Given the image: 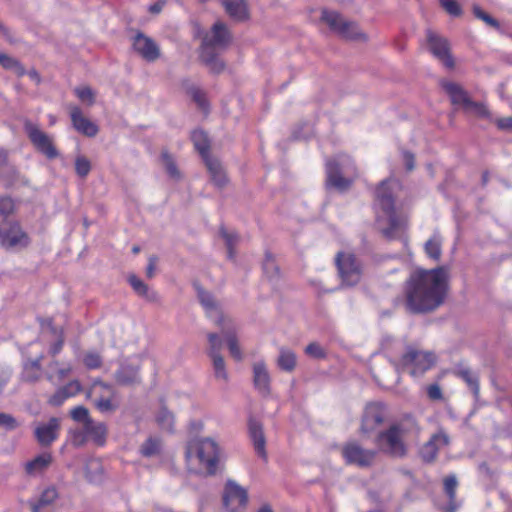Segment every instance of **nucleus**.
Listing matches in <instances>:
<instances>
[{
    "mask_svg": "<svg viewBox=\"0 0 512 512\" xmlns=\"http://www.w3.org/2000/svg\"><path fill=\"white\" fill-rule=\"evenodd\" d=\"M270 375L266 364L263 361L254 363L253 365V384L256 390L262 395L270 394Z\"/></svg>",
    "mask_w": 512,
    "mask_h": 512,
    "instance_id": "obj_24",
    "label": "nucleus"
},
{
    "mask_svg": "<svg viewBox=\"0 0 512 512\" xmlns=\"http://www.w3.org/2000/svg\"><path fill=\"white\" fill-rule=\"evenodd\" d=\"M188 94L203 112L207 113L209 111V102L203 90L192 86L188 89Z\"/></svg>",
    "mask_w": 512,
    "mask_h": 512,
    "instance_id": "obj_38",
    "label": "nucleus"
},
{
    "mask_svg": "<svg viewBox=\"0 0 512 512\" xmlns=\"http://www.w3.org/2000/svg\"><path fill=\"white\" fill-rule=\"evenodd\" d=\"M427 395L432 401L443 400V393L441 387L438 384H430L427 389Z\"/></svg>",
    "mask_w": 512,
    "mask_h": 512,
    "instance_id": "obj_61",
    "label": "nucleus"
},
{
    "mask_svg": "<svg viewBox=\"0 0 512 512\" xmlns=\"http://www.w3.org/2000/svg\"><path fill=\"white\" fill-rule=\"evenodd\" d=\"M424 250L429 258L438 261L442 253L440 238L437 236L429 238L424 245Z\"/></svg>",
    "mask_w": 512,
    "mask_h": 512,
    "instance_id": "obj_37",
    "label": "nucleus"
},
{
    "mask_svg": "<svg viewBox=\"0 0 512 512\" xmlns=\"http://www.w3.org/2000/svg\"><path fill=\"white\" fill-rule=\"evenodd\" d=\"M161 159L169 176L176 179L179 178L180 172L177 168L176 162L167 150L162 151Z\"/></svg>",
    "mask_w": 512,
    "mask_h": 512,
    "instance_id": "obj_39",
    "label": "nucleus"
},
{
    "mask_svg": "<svg viewBox=\"0 0 512 512\" xmlns=\"http://www.w3.org/2000/svg\"><path fill=\"white\" fill-rule=\"evenodd\" d=\"M209 356L212 358L216 377L226 380L227 373L225 370V362L223 357L220 355V353L210 354Z\"/></svg>",
    "mask_w": 512,
    "mask_h": 512,
    "instance_id": "obj_44",
    "label": "nucleus"
},
{
    "mask_svg": "<svg viewBox=\"0 0 512 512\" xmlns=\"http://www.w3.org/2000/svg\"><path fill=\"white\" fill-rule=\"evenodd\" d=\"M129 284L133 288V290L142 297H145L147 299H152L149 295V288L148 286L139 279L136 275H130L128 277Z\"/></svg>",
    "mask_w": 512,
    "mask_h": 512,
    "instance_id": "obj_42",
    "label": "nucleus"
},
{
    "mask_svg": "<svg viewBox=\"0 0 512 512\" xmlns=\"http://www.w3.org/2000/svg\"><path fill=\"white\" fill-rule=\"evenodd\" d=\"M263 269L266 274H270V275H272L273 273L278 274V272H279L278 267L275 265L274 258L272 256V254L269 252H266V254H265Z\"/></svg>",
    "mask_w": 512,
    "mask_h": 512,
    "instance_id": "obj_58",
    "label": "nucleus"
},
{
    "mask_svg": "<svg viewBox=\"0 0 512 512\" xmlns=\"http://www.w3.org/2000/svg\"><path fill=\"white\" fill-rule=\"evenodd\" d=\"M163 442L160 437L150 436L140 446L139 453L145 458L159 456L162 453Z\"/></svg>",
    "mask_w": 512,
    "mask_h": 512,
    "instance_id": "obj_29",
    "label": "nucleus"
},
{
    "mask_svg": "<svg viewBox=\"0 0 512 512\" xmlns=\"http://www.w3.org/2000/svg\"><path fill=\"white\" fill-rule=\"evenodd\" d=\"M88 440V434L84 427L82 430H75L71 434V442L76 447L83 446Z\"/></svg>",
    "mask_w": 512,
    "mask_h": 512,
    "instance_id": "obj_57",
    "label": "nucleus"
},
{
    "mask_svg": "<svg viewBox=\"0 0 512 512\" xmlns=\"http://www.w3.org/2000/svg\"><path fill=\"white\" fill-rule=\"evenodd\" d=\"M70 417L76 422L83 423V425H85L87 421H92L89 416V410L83 405L72 408L70 410Z\"/></svg>",
    "mask_w": 512,
    "mask_h": 512,
    "instance_id": "obj_45",
    "label": "nucleus"
},
{
    "mask_svg": "<svg viewBox=\"0 0 512 512\" xmlns=\"http://www.w3.org/2000/svg\"><path fill=\"white\" fill-rule=\"evenodd\" d=\"M89 440L93 441L97 446H104L107 438V426L104 423H95L87 421L84 425Z\"/></svg>",
    "mask_w": 512,
    "mask_h": 512,
    "instance_id": "obj_27",
    "label": "nucleus"
},
{
    "mask_svg": "<svg viewBox=\"0 0 512 512\" xmlns=\"http://www.w3.org/2000/svg\"><path fill=\"white\" fill-rule=\"evenodd\" d=\"M334 263L343 286L353 287L360 283L364 274V265L355 253L339 251L335 255Z\"/></svg>",
    "mask_w": 512,
    "mask_h": 512,
    "instance_id": "obj_7",
    "label": "nucleus"
},
{
    "mask_svg": "<svg viewBox=\"0 0 512 512\" xmlns=\"http://www.w3.org/2000/svg\"><path fill=\"white\" fill-rule=\"evenodd\" d=\"M157 260L158 259H157L156 256H151L149 258L148 266H147V269H146V275H147L148 278H152L154 276Z\"/></svg>",
    "mask_w": 512,
    "mask_h": 512,
    "instance_id": "obj_64",
    "label": "nucleus"
},
{
    "mask_svg": "<svg viewBox=\"0 0 512 512\" xmlns=\"http://www.w3.org/2000/svg\"><path fill=\"white\" fill-rule=\"evenodd\" d=\"M377 450L364 448L358 441L351 440L341 447V455L346 465L369 468L376 460Z\"/></svg>",
    "mask_w": 512,
    "mask_h": 512,
    "instance_id": "obj_9",
    "label": "nucleus"
},
{
    "mask_svg": "<svg viewBox=\"0 0 512 512\" xmlns=\"http://www.w3.org/2000/svg\"><path fill=\"white\" fill-rule=\"evenodd\" d=\"M456 376L461 378L472 391L475 397L479 396V379L469 368H460L455 372Z\"/></svg>",
    "mask_w": 512,
    "mask_h": 512,
    "instance_id": "obj_33",
    "label": "nucleus"
},
{
    "mask_svg": "<svg viewBox=\"0 0 512 512\" xmlns=\"http://www.w3.org/2000/svg\"><path fill=\"white\" fill-rule=\"evenodd\" d=\"M449 441V436L442 430L433 434L420 448L419 455L422 461L433 463L437 459L440 447L447 446Z\"/></svg>",
    "mask_w": 512,
    "mask_h": 512,
    "instance_id": "obj_16",
    "label": "nucleus"
},
{
    "mask_svg": "<svg viewBox=\"0 0 512 512\" xmlns=\"http://www.w3.org/2000/svg\"><path fill=\"white\" fill-rule=\"evenodd\" d=\"M156 423L159 428L169 433L174 432L175 417L172 412L162 407L156 415Z\"/></svg>",
    "mask_w": 512,
    "mask_h": 512,
    "instance_id": "obj_34",
    "label": "nucleus"
},
{
    "mask_svg": "<svg viewBox=\"0 0 512 512\" xmlns=\"http://www.w3.org/2000/svg\"><path fill=\"white\" fill-rule=\"evenodd\" d=\"M74 93L81 102L86 103L88 106H92L95 103V93L88 86L76 87Z\"/></svg>",
    "mask_w": 512,
    "mask_h": 512,
    "instance_id": "obj_41",
    "label": "nucleus"
},
{
    "mask_svg": "<svg viewBox=\"0 0 512 512\" xmlns=\"http://www.w3.org/2000/svg\"><path fill=\"white\" fill-rule=\"evenodd\" d=\"M0 65L7 70L14 72L18 76L25 73L22 64L15 58L0 52Z\"/></svg>",
    "mask_w": 512,
    "mask_h": 512,
    "instance_id": "obj_36",
    "label": "nucleus"
},
{
    "mask_svg": "<svg viewBox=\"0 0 512 512\" xmlns=\"http://www.w3.org/2000/svg\"><path fill=\"white\" fill-rule=\"evenodd\" d=\"M19 426V423L15 417L11 414L0 412V428L8 431L15 430Z\"/></svg>",
    "mask_w": 512,
    "mask_h": 512,
    "instance_id": "obj_50",
    "label": "nucleus"
},
{
    "mask_svg": "<svg viewBox=\"0 0 512 512\" xmlns=\"http://www.w3.org/2000/svg\"><path fill=\"white\" fill-rule=\"evenodd\" d=\"M441 7L451 16L462 15V8L457 0H439Z\"/></svg>",
    "mask_w": 512,
    "mask_h": 512,
    "instance_id": "obj_49",
    "label": "nucleus"
},
{
    "mask_svg": "<svg viewBox=\"0 0 512 512\" xmlns=\"http://www.w3.org/2000/svg\"><path fill=\"white\" fill-rule=\"evenodd\" d=\"M57 498L58 492L55 487L46 488L34 503V512H52Z\"/></svg>",
    "mask_w": 512,
    "mask_h": 512,
    "instance_id": "obj_28",
    "label": "nucleus"
},
{
    "mask_svg": "<svg viewBox=\"0 0 512 512\" xmlns=\"http://www.w3.org/2000/svg\"><path fill=\"white\" fill-rule=\"evenodd\" d=\"M435 363L436 355L433 352L409 346L398 360L397 367L402 372L417 378L423 376Z\"/></svg>",
    "mask_w": 512,
    "mask_h": 512,
    "instance_id": "obj_6",
    "label": "nucleus"
},
{
    "mask_svg": "<svg viewBox=\"0 0 512 512\" xmlns=\"http://www.w3.org/2000/svg\"><path fill=\"white\" fill-rule=\"evenodd\" d=\"M208 341L210 345L209 355L214 353H220L222 348V340L215 333L208 334Z\"/></svg>",
    "mask_w": 512,
    "mask_h": 512,
    "instance_id": "obj_59",
    "label": "nucleus"
},
{
    "mask_svg": "<svg viewBox=\"0 0 512 512\" xmlns=\"http://www.w3.org/2000/svg\"><path fill=\"white\" fill-rule=\"evenodd\" d=\"M397 183L394 180L386 179L378 184L374 193V206L377 213L376 220L381 221L382 217L387 218L389 226L382 230L383 235L392 239L395 232L401 226V220L395 209V188Z\"/></svg>",
    "mask_w": 512,
    "mask_h": 512,
    "instance_id": "obj_3",
    "label": "nucleus"
},
{
    "mask_svg": "<svg viewBox=\"0 0 512 512\" xmlns=\"http://www.w3.org/2000/svg\"><path fill=\"white\" fill-rule=\"evenodd\" d=\"M353 180L342 175L338 162L328 161L326 163V185L340 192L348 190L352 186Z\"/></svg>",
    "mask_w": 512,
    "mask_h": 512,
    "instance_id": "obj_18",
    "label": "nucleus"
},
{
    "mask_svg": "<svg viewBox=\"0 0 512 512\" xmlns=\"http://www.w3.org/2000/svg\"><path fill=\"white\" fill-rule=\"evenodd\" d=\"M116 382L120 385H130L138 380V369L132 366H121L115 373Z\"/></svg>",
    "mask_w": 512,
    "mask_h": 512,
    "instance_id": "obj_32",
    "label": "nucleus"
},
{
    "mask_svg": "<svg viewBox=\"0 0 512 512\" xmlns=\"http://www.w3.org/2000/svg\"><path fill=\"white\" fill-rule=\"evenodd\" d=\"M441 86L448 94L453 105L468 108V105L471 104L472 100L468 92L460 84L452 81H442Z\"/></svg>",
    "mask_w": 512,
    "mask_h": 512,
    "instance_id": "obj_23",
    "label": "nucleus"
},
{
    "mask_svg": "<svg viewBox=\"0 0 512 512\" xmlns=\"http://www.w3.org/2000/svg\"><path fill=\"white\" fill-rule=\"evenodd\" d=\"M15 210V202L10 197H0V216L6 217Z\"/></svg>",
    "mask_w": 512,
    "mask_h": 512,
    "instance_id": "obj_54",
    "label": "nucleus"
},
{
    "mask_svg": "<svg viewBox=\"0 0 512 512\" xmlns=\"http://www.w3.org/2000/svg\"><path fill=\"white\" fill-rule=\"evenodd\" d=\"M444 492L446 493L449 499V506L451 510L456 508L455 500H456V490L458 487L457 479L454 475L446 476L443 479Z\"/></svg>",
    "mask_w": 512,
    "mask_h": 512,
    "instance_id": "obj_35",
    "label": "nucleus"
},
{
    "mask_svg": "<svg viewBox=\"0 0 512 512\" xmlns=\"http://www.w3.org/2000/svg\"><path fill=\"white\" fill-rule=\"evenodd\" d=\"M211 179L218 187L225 186L228 181L224 170L212 174Z\"/></svg>",
    "mask_w": 512,
    "mask_h": 512,
    "instance_id": "obj_63",
    "label": "nucleus"
},
{
    "mask_svg": "<svg viewBox=\"0 0 512 512\" xmlns=\"http://www.w3.org/2000/svg\"><path fill=\"white\" fill-rule=\"evenodd\" d=\"M427 42L430 52L439 59L445 67L453 69L455 62L450 53V47L447 39L440 37L431 30H428Z\"/></svg>",
    "mask_w": 512,
    "mask_h": 512,
    "instance_id": "obj_14",
    "label": "nucleus"
},
{
    "mask_svg": "<svg viewBox=\"0 0 512 512\" xmlns=\"http://www.w3.org/2000/svg\"><path fill=\"white\" fill-rule=\"evenodd\" d=\"M277 365L282 371L292 372L297 365L296 354L290 349L281 347L279 350Z\"/></svg>",
    "mask_w": 512,
    "mask_h": 512,
    "instance_id": "obj_30",
    "label": "nucleus"
},
{
    "mask_svg": "<svg viewBox=\"0 0 512 512\" xmlns=\"http://www.w3.org/2000/svg\"><path fill=\"white\" fill-rule=\"evenodd\" d=\"M185 458L188 462L196 458L199 465L213 475L219 462V446L211 438L192 439L186 445Z\"/></svg>",
    "mask_w": 512,
    "mask_h": 512,
    "instance_id": "obj_5",
    "label": "nucleus"
},
{
    "mask_svg": "<svg viewBox=\"0 0 512 512\" xmlns=\"http://www.w3.org/2000/svg\"><path fill=\"white\" fill-rule=\"evenodd\" d=\"M91 470H93L97 474H102L101 463L98 460H95V459L89 460L86 463L85 475H86V478L89 481H93L95 479L94 476L91 474Z\"/></svg>",
    "mask_w": 512,
    "mask_h": 512,
    "instance_id": "obj_55",
    "label": "nucleus"
},
{
    "mask_svg": "<svg viewBox=\"0 0 512 512\" xmlns=\"http://www.w3.org/2000/svg\"><path fill=\"white\" fill-rule=\"evenodd\" d=\"M42 333H49L54 338V341L49 347V352L52 356L58 354L64 345V332L62 328L53 326L52 319L40 320Z\"/></svg>",
    "mask_w": 512,
    "mask_h": 512,
    "instance_id": "obj_25",
    "label": "nucleus"
},
{
    "mask_svg": "<svg viewBox=\"0 0 512 512\" xmlns=\"http://www.w3.org/2000/svg\"><path fill=\"white\" fill-rule=\"evenodd\" d=\"M232 39L226 25L220 21L214 23L210 33L203 38L200 58L202 62L209 67L213 73H221L225 69V63L217 57L216 49L224 50L228 47Z\"/></svg>",
    "mask_w": 512,
    "mask_h": 512,
    "instance_id": "obj_4",
    "label": "nucleus"
},
{
    "mask_svg": "<svg viewBox=\"0 0 512 512\" xmlns=\"http://www.w3.org/2000/svg\"><path fill=\"white\" fill-rule=\"evenodd\" d=\"M495 125L499 130H512V117H501L495 120Z\"/></svg>",
    "mask_w": 512,
    "mask_h": 512,
    "instance_id": "obj_62",
    "label": "nucleus"
},
{
    "mask_svg": "<svg viewBox=\"0 0 512 512\" xmlns=\"http://www.w3.org/2000/svg\"><path fill=\"white\" fill-rule=\"evenodd\" d=\"M226 13L235 21H245L249 18V10L245 0H221Z\"/></svg>",
    "mask_w": 512,
    "mask_h": 512,
    "instance_id": "obj_26",
    "label": "nucleus"
},
{
    "mask_svg": "<svg viewBox=\"0 0 512 512\" xmlns=\"http://www.w3.org/2000/svg\"><path fill=\"white\" fill-rule=\"evenodd\" d=\"M421 428L415 417L405 415L393 422L385 430L380 431L375 439L378 448L385 454L403 458L407 455L409 438H418Z\"/></svg>",
    "mask_w": 512,
    "mask_h": 512,
    "instance_id": "obj_2",
    "label": "nucleus"
},
{
    "mask_svg": "<svg viewBox=\"0 0 512 512\" xmlns=\"http://www.w3.org/2000/svg\"><path fill=\"white\" fill-rule=\"evenodd\" d=\"M83 390L81 383L78 380H72L67 384L59 387L47 400L48 404L53 407H60L68 399L73 398L80 394Z\"/></svg>",
    "mask_w": 512,
    "mask_h": 512,
    "instance_id": "obj_20",
    "label": "nucleus"
},
{
    "mask_svg": "<svg viewBox=\"0 0 512 512\" xmlns=\"http://www.w3.org/2000/svg\"><path fill=\"white\" fill-rule=\"evenodd\" d=\"M227 346L230 352V355L236 360L241 361L243 359V355L238 344V339L235 333H227L225 335Z\"/></svg>",
    "mask_w": 512,
    "mask_h": 512,
    "instance_id": "obj_40",
    "label": "nucleus"
},
{
    "mask_svg": "<svg viewBox=\"0 0 512 512\" xmlns=\"http://www.w3.org/2000/svg\"><path fill=\"white\" fill-rule=\"evenodd\" d=\"M450 291V269L438 266L417 268L404 283V304L411 314H427L441 307Z\"/></svg>",
    "mask_w": 512,
    "mask_h": 512,
    "instance_id": "obj_1",
    "label": "nucleus"
},
{
    "mask_svg": "<svg viewBox=\"0 0 512 512\" xmlns=\"http://www.w3.org/2000/svg\"><path fill=\"white\" fill-rule=\"evenodd\" d=\"M100 387L106 394L101 395L98 399L95 400V406L101 413H108L115 411L119 404L115 399V391L113 387L109 384H106L100 380H95L93 382V388L96 389Z\"/></svg>",
    "mask_w": 512,
    "mask_h": 512,
    "instance_id": "obj_21",
    "label": "nucleus"
},
{
    "mask_svg": "<svg viewBox=\"0 0 512 512\" xmlns=\"http://www.w3.org/2000/svg\"><path fill=\"white\" fill-rule=\"evenodd\" d=\"M198 298L207 312L213 311L217 309V305L213 300V297L210 293L204 291L202 288L197 286Z\"/></svg>",
    "mask_w": 512,
    "mask_h": 512,
    "instance_id": "obj_48",
    "label": "nucleus"
},
{
    "mask_svg": "<svg viewBox=\"0 0 512 512\" xmlns=\"http://www.w3.org/2000/svg\"><path fill=\"white\" fill-rule=\"evenodd\" d=\"M61 419L58 417H50L47 421H42L34 428V436L36 441L42 447H49L60 436Z\"/></svg>",
    "mask_w": 512,
    "mask_h": 512,
    "instance_id": "obj_13",
    "label": "nucleus"
},
{
    "mask_svg": "<svg viewBox=\"0 0 512 512\" xmlns=\"http://www.w3.org/2000/svg\"><path fill=\"white\" fill-rule=\"evenodd\" d=\"M467 109H473L479 117L487 118V119L491 117V113H490L488 107L486 106V104H484V103L475 102L472 100L471 104L468 105Z\"/></svg>",
    "mask_w": 512,
    "mask_h": 512,
    "instance_id": "obj_56",
    "label": "nucleus"
},
{
    "mask_svg": "<svg viewBox=\"0 0 512 512\" xmlns=\"http://www.w3.org/2000/svg\"><path fill=\"white\" fill-rule=\"evenodd\" d=\"M34 147L48 160H54L60 156L53 137L36 128H34Z\"/></svg>",
    "mask_w": 512,
    "mask_h": 512,
    "instance_id": "obj_22",
    "label": "nucleus"
},
{
    "mask_svg": "<svg viewBox=\"0 0 512 512\" xmlns=\"http://www.w3.org/2000/svg\"><path fill=\"white\" fill-rule=\"evenodd\" d=\"M386 418V407L380 402L368 403L363 411L360 432L370 434L382 425Z\"/></svg>",
    "mask_w": 512,
    "mask_h": 512,
    "instance_id": "obj_11",
    "label": "nucleus"
},
{
    "mask_svg": "<svg viewBox=\"0 0 512 512\" xmlns=\"http://www.w3.org/2000/svg\"><path fill=\"white\" fill-rule=\"evenodd\" d=\"M52 462V455L49 451H45L44 453L34 456V471L35 470H43L47 468Z\"/></svg>",
    "mask_w": 512,
    "mask_h": 512,
    "instance_id": "obj_51",
    "label": "nucleus"
},
{
    "mask_svg": "<svg viewBox=\"0 0 512 512\" xmlns=\"http://www.w3.org/2000/svg\"><path fill=\"white\" fill-rule=\"evenodd\" d=\"M473 14H474V16L476 18L482 20L487 25H489V26H491V27H493L495 29H499L500 28L499 21L496 20L495 18H493L492 16H490L485 11H483L478 5H474L473 6Z\"/></svg>",
    "mask_w": 512,
    "mask_h": 512,
    "instance_id": "obj_47",
    "label": "nucleus"
},
{
    "mask_svg": "<svg viewBox=\"0 0 512 512\" xmlns=\"http://www.w3.org/2000/svg\"><path fill=\"white\" fill-rule=\"evenodd\" d=\"M133 49L147 62H154L160 57V49L150 37L138 32L133 38Z\"/></svg>",
    "mask_w": 512,
    "mask_h": 512,
    "instance_id": "obj_17",
    "label": "nucleus"
},
{
    "mask_svg": "<svg viewBox=\"0 0 512 512\" xmlns=\"http://www.w3.org/2000/svg\"><path fill=\"white\" fill-rule=\"evenodd\" d=\"M221 236L225 240L226 247L228 250V257L233 259L235 257V246L238 241V237L235 233L227 232L223 227L220 229Z\"/></svg>",
    "mask_w": 512,
    "mask_h": 512,
    "instance_id": "obj_43",
    "label": "nucleus"
},
{
    "mask_svg": "<svg viewBox=\"0 0 512 512\" xmlns=\"http://www.w3.org/2000/svg\"><path fill=\"white\" fill-rule=\"evenodd\" d=\"M83 363L88 369H98L102 365V358L98 353L89 352L84 356Z\"/></svg>",
    "mask_w": 512,
    "mask_h": 512,
    "instance_id": "obj_52",
    "label": "nucleus"
},
{
    "mask_svg": "<svg viewBox=\"0 0 512 512\" xmlns=\"http://www.w3.org/2000/svg\"><path fill=\"white\" fill-rule=\"evenodd\" d=\"M68 110L72 126L78 133L90 138L98 134V125L86 117L79 106L69 105Z\"/></svg>",
    "mask_w": 512,
    "mask_h": 512,
    "instance_id": "obj_15",
    "label": "nucleus"
},
{
    "mask_svg": "<svg viewBox=\"0 0 512 512\" xmlns=\"http://www.w3.org/2000/svg\"><path fill=\"white\" fill-rule=\"evenodd\" d=\"M28 236L17 222L3 221L0 223V245L4 248L26 246Z\"/></svg>",
    "mask_w": 512,
    "mask_h": 512,
    "instance_id": "obj_12",
    "label": "nucleus"
},
{
    "mask_svg": "<svg viewBox=\"0 0 512 512\" xmlns=\"http://www.w3.org/2000/svg\"><path fill=\"white\" fill-rule=\"evenodd\" d=\"M75 171L76 174L81 177L85 178L91 171V163L89 159H87L84 156H78L75 159Z\"/></svg>",
    "mask_w": 512,
    "mask_h": 512,
    "instance_id": "obj_46",
    "label": "nucleus"
},
{
    "mask_svg": "<svg viewBox=\"0 0 512 512\" xmlns=\"http://www.w3.org/2000/svg\"><path fill=\"white\" fill-rule=\"evenodd\" d=\"M223 504L229 512H242L248 504L247 490L235 481L228 480L224 487Z\"/></svg>",
    "mask_w": 512,
    "mask_h": 512,
    "instance_id": "obj_10",
    "label": "nucleus"
},
{
    "mask_svg": "<svg viewBox=\"0 0 512 512\" xmlns=\"http://www.w3.org/2000/svg\"><path fill=\"white\" fill-rule=\"evenodd\" d=\"M191 140L196 151L202 158L210 155V140L203 130H194L191 135Z\"/></svg>",
    "mask_w": 512,
    "mask_h": 512,
    "instance_id": "obj_31",
    "label": "nucleus"
},
{
    "mask_svg": "<svg viewBox=\"0 0 512 512\" xmlns=\"http://www.w3.org/2000/svg\"><path fill=\"white\" fill-rule=\"evenodd\" d=\"M321 20L342 38L360 41L367 40V36L360 31L356 22L345 20L342 15L336 11L323 10Z\"/></svg>",
    "mask_w": 512,
    "mask_h": 512,
    "instance_id": "obj_8",
    "label": "nucleus"
},
{
    "mask_svg": "<svg viewBox=\"0 0 512 512\" xmlns=\"http://www.w3.org/2000/svg\"><path fill=\"white\" fill-rule=\"evenodd\" d=\"M305 353L316 359H324L326 357L325 350L316 342L308 344L305 348Z\"/></svg>",
    "mask_w": 512,
    "mask_h": 512,
    "instance_id": "obj_53",
    "label": "nucleus"
},
{
    "mask_svg": "<svg viewBox=\"0 0 512 512\" xmlns=\"http://www.w3.org/2000/svg\"><path fill=\"white\" fill-rule=\"evenodd\" d=\"M248 434L257 455L265 462L268 459L263 425L253 417L248 420Z\"/></svg>",
    "mask_w": 512,
    "mask_h": 512,
    "instance_id": "obj_19",
    "label": "nucleus"
},
{
    "mask_svg": "<svg viewBox=\"0 0 512 512\" xmlns=\"http://www.w3.org/2000/svg\"><path fill=\"white\" fill-rule=\"evenodd\" d=\"M202 159L205 162V165H206L210 175H212L216 172L218 173L219 171L223 170L219 161L217 159L212 158L211 155L203 157Z\"/></svg>",
    "mask_w": 512,
    "mask_h": 512,
    "instance_id": "obj_60",
    "label": "nucleus"
}]
</instances>
